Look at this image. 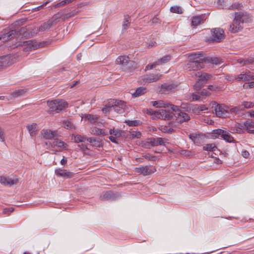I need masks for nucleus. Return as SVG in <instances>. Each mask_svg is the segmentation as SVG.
Wrapping results in <instances>:
<instances>
[{"mask_svg": "<svg viewBox=\"0 0 254 254\" xmlns=\"http://www.w3.org/2000/svg\"><path fill=\"white\" fill-rule=\"evenodd\" d=\"M249 16L243 12H235L232 23L230 25L229 30L233 33L240 31L243 28V23L249 21Z\"/></svg>", "mask_w": 254, "mask_h": 254, "instance_id": "nucleus-1", "label": "nucleus"}, {"mask_svg": "<svg viewBox=\"0 0 254 254\" xmlns=\"http://www.w3.org/2000/svg\"><path fill=\"white\" fill-rule=\"evenodd\" d=\"M116 63L120 64L122 69L125 71H130L136 67V64L126 56L119 57L116 60Z\"/></svg>", "mask_w": 254, "mask_h": 254, "instance_id": "nucleus-2", "label": "nucleus"}, {"mask_svg": "<svg viewBox=\"0 0 254 254\" xmlns=\"http://www.w3.org/2000/svg\"><path fill=\"white\" fill-rule=\"evenodd\" d=\"M213 112L219 118H226L229 113V107L224 104H217L216 102L211 104Z\"/></svg>", "mask_w": 254, "mask_h": 254, "instance_id": "nucleus-3", "label": "nucleus"}, {"mask_svg": "<svg viewBox=\"0 0 254 254\" xmlns=\"http://www.w3.org/2000/svg\"><path fill=\"white\" fill-rule=\"evenodd\" d=\"M62 15L60 13L55 14L47 22L42 24L39 28H35L33 29L34 33H37L40 31H45L50 28L53 25L57 23V20L61 18Z\"/></svg>", "mask_w": 254, "mask_h": 254, "instance_id": "nucleus-4", "label": "nucleus"}, {"mask_svg": "<svg viewBox=\"0 0 254 254\" xmlns=\"http://www.w3.org/2000/svg\"><path fill=\"white\" fill-rule=\"evenodd\" d=\"M47 105L51 111L59 113L67 106L66 102L63 100L56 99L47 102Z\"/></svg>", "mask_w": 254, "mask_h": 254, "instance_id": "nucleus-5", "label": "nucleus"}, {"mask_svg": "<svg viewBox=\"0 0 254 254\" xmlns=\"http://www.w3.org/2000/svg\"><path fill=\"white\" fill-rule=\"evenodd\" d=\"M211 32L212 36L208 40L209 42H220L225 37L224 31L221 28L213 29Z\"/></svg>", "mask_w": 254, "mask_h": 254, "instance_id": "nucleus-6", "label": "nucleus"}, {"mask_svg": "<svg viewBox=\"0 0 254 254\" xmlns=\"http://www.w3.org/2000/svg\"><path fill=\"white\" fill-rule=\"evenodd\" d=\"M156 171V168L152 166H140L134 168V171L136 173L145 176L151 175Z\"/></svg>", "mask_w": 254, "mask_h": 254, "instance_id": "nucleus-7", "label": "nucleus"}, {"mask_svg": "<svg viewBox=\"0 0 254 254\" xmlns=\"http://www.w3.org/2000/svg\"><path fill=\"white\" fill-rule=\"evenodd\" d=\"M204 64L202 62H189L185 66L187 69L190 71H197L203 68Z\"/></svg>", "mask_w": 254, "mask_h": 254, "instance_id": "nucleus-8", "label": "nucleus"}, {"mask_svg": "<svg viewBox=\"0 0 254 254\" xmlns=\"http://www.w3.org/2000/svg\"><path fill=\"white\" fill-rule=\"evenodd\" d=\"M155 117L163 120H170L172 117V113L167 109H159L154 113Z\"/></svg>", "mask_w": 254, "mask_h": 254, "instance_id": "nucleus-9", "label": "nucleus"}, {"mask_svg": "<svg viewBox=\"0 0 254 254\" xmlns=\"http://www.w3.org/2000/svg\"><path fill=\"white\" fill-rule=\"evenodd\" d=\"M238 81H248L254 78L253 72L249 70L242 71L240 74L237 75Z\"/></svg>", "mask_w": 254, "mask_h": 254, "instance_id": "nucleus-10", "label": "nucleus"}, {"mask_svg": "<svg viewBox=\"0 0 254 254\" xmlns=\"http://www.w3.org/2000/svg\"><path fill=\"white\" fill-rule=\"evenodd\" d=\"M41 135L45 139H52L58 135V131H53L49 129H43L41 131Z\"/></svg>", "mask_w": 254, "mask_h": 254, "instance_id": "nucleus-11", "label": "nucleus"}, {"mask_svg": "<svg viewBox=\"0 0 254 254\" xmlns=\"http://www.w3.org/2000/svg\"><path fill=\"white\" fill-rule=\"evenodd\" d=\"M192 77L197 78V81L204 83L205 81L210 78L211 75L205 72L197 71L195 72L194 74L192 75Z\"/></svg>", "mask_w": 254, "mask_h": 254, "instance_id": "nucleus-12", "label": "nucleus"}, {"mask_svg": "<svg viewBox=\"0 0 254 254\" xmlns=\"http://www.w3.org/2000/svg\"><path fill=\"white\" fill-rule=\"evenodd\" d=\"M26 44L28 45L30 50H34L40 47H43L45 45H46L47 42H43L40 43H37L35 40H29L25 42Z\"/></svg>", "mask_w": 254, "mask_h": 254, "instance_id": "nucleus-13", "label": "nucleus"}, {"mask_svg": "<svg viewBox=\"0 0 254 254\" xmlns=\"http://www.w3.org/2000/svg\"><path fill=\"white\" fill-rule=\"evenodd\" d=\"M189 62H202L205 61L202 53H192L189 54L188 56Z\"/></svg>", "mask_w": 254, "mask_h": 254, "instance_id": "nucleus-14", "label": "nucleus"}, {"mask_svg": "<svg viewBox=\"0 0 254 254\" xmlns=\"http://www.w3.org/2000/svg\"><path fill=\"white\" fill-rule=\"evenodd\" d=\"M55 174L61 177H64L66 178H71L74 176V173L66 170L62 169H56L55 171Z\"/></svg>", "mask_w": 254, "mask_h": 254, "instance_id": "nucleus-15", "label": "nucleus"}, {"mask_svg": "<svg viewBox=\"0 0 254 254\" xmlns=\"http://www.w3.org/2000/svg\"><path fill=\"white\" fill-rule=\"evenodd\" d=\"M18 181L17 179H11L3 176L0 177V183L5 186H12V185L17 184Z\"/></svg>", "mask_w": 254, "mask_h": 254, "instance_id": "nucleus-16", "label": "nucleus"}, {"mask_svg": "<svg viewBox=\"0 0 254 254\" xmlns=\"http://www.w3.org/2000/svg\"><path fill=\"white\" fill-rule=\"evenodd\" d=\"M126 105L125 103L121 100H117L113 110L118 114H122L125 112Z\"/></svg>", "mask_w": 254, "mask_h": 254, "instance_id": "nucleus-17", "label": "nucleus"}, {"mask_svg": "<svg viewBox=\"0 0 254 254\" xmlns=\"http://www.w3.org/2000/svg\"><path fill=\"white\" fill-rule=\"evenodd\" d=\"M18 32L16 31L15 30H12L7 33L3 34L0 37V39L2 42H5L13 38L16 35H17Z\"/></svg>", "mask_w": 254, "mask_h": 254, "instance_id": "nucleus-18", "label": "nucleus"}, {"mask_svg": "<svg viewBox=\"0 0 254 254\" xmlns=\"http://www.w3.org/2000/svg\"><path fill=\"white\" fill-rule=\"evenodd\" d=\"M170 108L171 111H172V112H180L181 111L180 110V109H185L186 110H188L189 109V104H185V103H183L182 104V105H181V106H176V105H174L173 104H169V108L168 109H169Z\"/></svg>", "mask_w": 254, "mask_h": 254, "instance_id": "nucleus-19", "label": "nucleus"}, {"mask_svg": "<svg viewBox=\"0 0 254 254\" xmlns=\"http://www.w3.org/2000/svg\"><path fill=\"white\" fill-rule=\"evenodd\" d=\"M90 130V133L95 135L106 136L108 134L107 131L97 127H92Z\"/></svg>", "mask_w": 254, "mask_h": 254, "instance_id": "nucleus-20", "label": "nucleus"}, {"mask_svg": "<svg viewBox=\"0 0 254 254\" xmlns=\"http://www.w3.org/2000/svg\"><path fill=\"white\" fill-rule=\"evenodd\" d=\"M11 64L9 56H4L0 57V69L8 66Z\"/></svg>", "mask_w": 254, "mask_h": 254, "instance_id": "nucleus-21", "label": "nucleus"}, {"mask_svg": "<svg viewBox=\"0 0 254 254\" xmlns=\"http://www.w3.org/2000/svg\"><path fill=\"white\" fill-rule=\"evenodd\" d=\"M177 86L173 84H164L161 86V91L163 93H167L174 90Z\"/></svg>", "mask_w": 254, "mask_h": 254, "instance_id": "nucleus-22", "label": "nucleus"}, {"mask_svg": "<svg viewBox=\"0 0 254 254\" xmlns=\"http://www.w3.org/2000/svg\"><path fill=\"white\" fill-rule=\"evenodd\" d=\"M177 119L180 122H187L190 119V117L189 115L185 112L181 111L180 112L177 113Z\"/></svg>", "mask_w": 254, "mask_h": 254, "instance_id": "nucleus-23", "label": "nucleus"}, {"mask_svg": "<svg viewBox=\"0 0 254 254\" xmlns=\"http://www.w3.org/2000/svg\"><path fill=\"white\" fill-rule=\"evenodd\" d=\"M85 119L90 124H95L98 123L99 116L96 115L86 114L85 115Z\"/></svg>", "mask_w": 254, "mask_h": 254, "instance_id": "nucleus-24", "label": "nucleus"}, {"mask_svg": "<svg viewBox=\"0 0 254 254\" xmlns=\"http://www.w3.org/2000/svg\"><path fill=\"white\" fill-rule=\"evenodd\" d=\"M37 127V125L35 123L27 126V128L31 136H34L36 135L38 131Z\"/></svg>", "mask_w": 254, "mask_h": 254, "instance_id": "nucleus-25", "label": "nucleus"}, {"mask_svg": "<svg viewBox=\"0 0 254 254\" xmlns=\"http://www.w3.org/2000/svg\"><path fill=\"white\" fill-rule=\"evenodd\" d=\"M160 76L161 75L159 74H151L146 77L145 79V81L148 83L156 82L160 79Z\"/></svg>", "mask_w": 254, "mask_h": 254, "instance_id": "nucleus-26", "label": "nucleus"}, {"mask_svg": "<svg viewBox=\"0 0 254 254\" xmlns=\"http://www.w3.org/2000/svg\"><path fill=\"white\" fill-rule=\"evenodd\" d=\"M153 106L157 108H164L167 109L169 108V103H165L162 100L155 101L152 102Z\"/></svg>", "mask_w": 254, "mask_h": 254, "instance_id": "nucleus-27", "label": "nucleus"}, {"mask_svg": "<svg viewBox=\"0 0 254 254\" xmlns=\"http://www.w3.org/2000/svg\"><path fill=\"white\" fill-rule=\"evenodd\" d=\"M87 141L90 143L92 144V145L100 147L102 146V140L100 139H97L95 137H89L88 138Z\"/></svg>", "mask_w": 254, "mask_h": 254, "instance_id": "nucleus-28", "label": "nucleus"}, {"mask_svg": "<svg viewBox=\"0 0 254 254\" xmlns=\"http://www.w3.org/2000/svg\"><path fill=\"white\" fill-rule=\"evenodd\" d=\"M53 144H54V147H58L59 148H65L67 146V145L66 143H65L62 140L59 139L58 138H55L53 141Z\"/></svg>", "mask_w": 254, "mask_h": 254, "instance_id": "nucleus-29", "label": "nucleus"}, {"mask_svg": "<svg viewBox=\"0 0 254 254\" xmlns=\"http://www.w3.org/2000/svg\"><path fill=\"white\" fill-rule=\"evenodd\" d=\"M147 89L145 87H139L132 93V95L134 97H138L145 93Z\"/></svg>", "mask_w": 254, "mask_h": 254, "instance_id": "nucleus-30", "label": "nucleus"}, {"mask_svg": "<svg viewBox=\"0 0 254 254\" xmlns=\"http://www.w3.org/2000/svg\"><path fill=\"white\" fill-rule=\"evenodd\" d=\"M26 92L25 89H18L12 92L10 94V99L17 98L23 95Z\"/></svg>", "mask_w": 254, "mask_h": 254, "instance_id": "nucleus-31", "label": "nucleus"}, {"mask_svg": "<svg viewBox=\"0 0 254 254\" xmlns=\"http://www.w3.org/2000/svg\"><path fill=\"white\" fill-rule=\"evenodd\" d=\"M113 196L114 194L112 191H107L101 194L100 199L103 200H109L111 199Z\"/></svg>", "mask_w": 254, "mask_h": 254, "instance_id": "nucleus-32", "label": "nucleus"}, {"mask_svg": "<svg viewBox=\"0 0 254 254\" xmlns=\"http://www.w3.org/2000/svg\"><path fill=\"white\" fill-rule=\"evenodd\" d=\"M203 23V20L201 18L200 16H195L192 17L191 20V24L192 26H197L201 23Z\"/></svg>", "mask_w": 254, "mask_h": 254, "instance_id": "nucleus-33", "label": "nucleus"}, {"mask_svg": "<svg viewBox=\"0 0 254 254\" xmlns=\"http://www.w3.org/2000/svg\"><path fill=\"white\" fill-rule=\"evenodd\" d=\"M72 137H74V142L76 143L83 142L87 141L88 137L85 136L81 135H72Z\"/></svg>", "mask_w": 254, "mask_h": 254, "instance_id": "nucleus-34", "label": "nucleus"}, {"mask_svg": "<svg viewBox=\"0 0 254 254\" xmlns=\"http://www.w3.org/2000/svg\"><path fill=\"white\" fill-rule=\"evenodd\" d=\"M224 133V130L218 128L213 130L212 134V136L215 138H218L219 136H220V137L222 138V136H223V133Z\"/></svg>", "mask_w": 254, "mask_h": 254, "instance_id": "nucleus-35", "label": "nucleus"}, {"mask_svg": "<svg viewBox=\"0 0 254 254\" xmlns=\"http://www.w3.org/2000/svg\"><path fill=\"white\" fill-rule=\"evenodd\" d=\"M171 59V57L170 55H167L163 57L162 58L159 59L157 62L158 65H161L165 64L168 62Z\"/></svg>", "mask_w": 254, "mask_h": 254, "instance_id": "nucleus-36", "label": "nucleus"}, {"mask_svg": "<svg viewBox=\"0 0 254 254\" xmlns=\"http://www.w3.org/2000/svg\"><path fill=\"white\" fill-rule=\"evenodd\" d=\"M224 140L228 142H233L234 141L233 137L229 134V132H227L225 130V133H223L222 138Z\"/></svg>", "mask_w": 254, "mask_h": 254, "instance_id": "nucleus-37", "label": "nucleus"}, {"mask_svg": "<svg viewBox=\"0 0 254 254\" xmlns=\"http://www.w3.org/2000/svg\"><path fill=\"white\" fill-rule=\"evenodd\" d=\"M203 149L206 151H215L217 149V147L213 143L207 144L203 147Z\"/></svg>", "mask_w": 254, "mask_h": 254, "instance_id": "nucleus-38", "label": "nucleus"}, {"mask_svg": "<svg viewBox=\"0 0 254 254\" xmlns=\"http://www.w3.org/2000/svg\"><path fill=\"white\" fill-rule=\"evenodd\" d=\"M244 128L248 130L254 127V121L252 120H248L244 123Z\"/></svg>", "mask_w": 254, "mask_h": 254, "instance_id": "nucleus-39", "label": "nucleus"}, {"mask_svg": "<svg viewBox=\"0 0 254 254\" xmlns=\"http://www.w3.org/2000/svg\"><path fill=\"white\" fill-rule=\"evenodd\" d=\"M244 129L245 128L244 125L237 123L235 126L234 131L239 133H242L243 132Z\"/></svg>", "mask_w": 254, "mask_h": 254, "instance_id": "nucleus-40", "label": "nucleus"}, {"mask_svg": "<svg viewBox=\"0 0 254 254\" xmlns=\"http://www.w3.org/2000/svg\"><path fill=\"white\" fill-rule=\"evenodd\" d=\"M122 131L119 129H115L114 128L110 129L109 133L114 136L120 137L122 136Z\"/></svg>", "mask_w": 254, "mask_h": 254, "instance_id": "nucleus-41", "label": "nucleus"}, {"mask_svg": "<svg viewBox=\"0 0 254 254\" xmlns=\"http://www.w3.org/2000/svg\"><path fill=\"white\" fill-rule=\"evenodd\" d=\"M64 126L66 129H75V127L70 120L65 121L63 123Z\"/></svg>", "mask_w": 254, "mask_h": 254, "instance_id": "nucleus-42", "label": "nucleus"}, {"mask_svg": "<svg viewBox=\"0 0 254 254\" xmlns=\"http://www.w3.org/2000/svg\"><path fill=\"white\" fill-rule=\"evenodd\" d=\"M129 137L132 138H139L141 136V133L140 131L136 130H132L129 132Z\"/></svg>", "mask_w": 254, "mask_h": 254, "instance_id": "nucleus-43", "label": "nucleus"}, {"mask_svg": "<svg viewBox=\"0 0 254 254\" xmlns=\"http://www.w3.org/2000/svg\"><path fill=\"white\" fill-rule=\"evenodd\" d=\"M117 100L110 99L108 102L105 105L107 108L110 109L111 111L113 110Z\"/></svg>", "mask_w": 254, "mask_h": 254, "instance_id": "nucleus-44", "label": "nucleus"}, {"mask_svg": "<svg viewBox=\"0 0 254 254\" xmlns=\"http://www.w3.org/2000/svg\"><path fill=\"white\" fill-rule=\"evenodd\" d=\"M170 11L173 13H176L181 14L183 13L182 9L180 6H172L170 8Z\"/></svg>", "mask_w": 254, "mask_h": 254, "instance_id": "nucleus-45", "label": "nucleus"}, {"mask_svg": "<svg viewBox=\"0 0 254 254\" xmlns=\"http://www.w3.org/2000/svg\"><path fill=\"white\" fill-rule=\"evenodd\" d=\"M189 109L191 110L192 113L196 115L200 114L201 113L198 105L193 106L191 108H190L189 105Z\"/></svg>", "mask_w": 254, "mask_h": 254, "instance_id": "nucleus-46", "label": "nucleus"}, {"mask_svg": "<svg viewBox=\"0 0 254 254\" xmlns=\"http://www.w3.org/2000/svg\"><path fill=\"white\" fill-rule=\"evenodd\" d=\"M238 63H239L240 64H242V65H245L247 64H252L254 62L253 59H246V60H243V59H238L237 60Z\"/></svg>", "mask_w": 254, "mask_h": 254, "instance_id": "nucleus-47", "label": "nucleus"}, {"mask_svg": "<svg viewBox=\"0 0 254 254\" xmlns=\"http://www.w3.org/2000/svg\"><path fill=\"white\" fill-rule=\"evenodd\" d=\"M242 105L244 106L245 108L249 109L254 107V103L252 102L244 101L242 103Z\"/></svg>", "mask_w": 254, "mask_h": 254, "instance_id": "nucleus-48", "label": "nucleus"}, {"mask_svg": "<svg viewBox=\"0 0 254 254\" xmlns=\"http://www.w3.org/2000/svg\"><path fill=\"white\" fill-rule=\"evenodd\" d=\"M161 130L162 132L165 133L172 132L174 129L168 126H162L161 127Z\"/></svg>", "mask_w": 254, "mask_h": 254, "instance_id": "nucleus-49", "label": "nucleus"}, {"mask_svg": "<svg viewBox=\"0 0 254 254\" xmlns=\"http://www.w3.org/2000/svg\"><path fill=\"white\" fill-rule=\"evenodd\" d=\"M242 7V5L241 3L235 2L232 4L229 7L230 9H240Z\"/></svg>", "mask_w": 254, "mask_h": 254, "instance_id": "nucleus-50", "label": "nucleus"}, {"mask_svg": "<svg viewBox=\"0 0 254 254\" xmlns=\"http://www.w3.org/2000/svg\"><path fill=\"white\" fill-rule=\"evenodd\" d=\"M204 83H202L199 81H197L195 84L193 85V88L195 90H199L203 86Z\"/></svg>", "mask_w": 254, "mask_h": 254, "instance_id": "nucleus-51", "label": "nucleus"}, {"mask_svg": "<svg viewBox=\"0 0 254 254\" xmlns=\"http://www.w3.org/2000/svg\"><path fill=\"white\" fill-rule=\"evenodd\" d=\"M125 123H126L127 125H128L129 126H131V127L137 126L139 124V122L136 120H134V121L127 120V121H126Z\"/></svg>", "mask_w": 254, "mask_h": 254, "instance_id": "nucleus-52", "label": "nucleus"}, {"mask_svg": "<svg viewBox=\"0 0 254 254\" xmlns=\"http://www.w3.org/2000/svg\"><path fill=\"white\" fill-rule=\"evenodd\" d=\"M226 79L229 81L234 82L235 81H238V79L237 78V75H226Z\"/></svg>", "mask_w": 254, "mask_h": 254, "instance_id": "nucleus-53", "label": "nucleus"}, {"mask_svg": "<svg viewBox=\"0 0 254 254\" xmlns=\"http://www.w3.org/2000/svg\"><path fill=\"white\" fill-rule=\"evenodd\" d=\"M189 137L194 143H197L199 139L195 134H190L189 135Z\"/></svg>", "mask_w": 254, "mask_h": 254, "instance_id": "nucleus-54", "label": "nucleus"}, {"mask_svg": "<svg viewBox=\"0 0 254 254\" xmlns=\"http://www.w3.org/2000/svg\"><path fill=\"white\" fill-rule=\"evenodd\" d=\"M243 87L247 89L254 88V81L245 83L243 85Z\"/></svg>", "mask_w": 254, "mask_h": 254, "instance_id": "nucleus-55", "label": "nucleus"}, {"mask_svg": "<svg viewBox=\"0 0 254 254\" xmlns=\"http://www.w3.org/2000/svg\"><path fill=\"white\" fill-rule=\"evenodd\" d=\"M157 146L162 145L165 144L164 139L161 137L156 138Z\"/></svg>", "mask_w": 254, "mask_h": 254, "instance_id": "nucleus-56", "label": "nucleus"}, {"mask_svg": "<svg viewBox=\"0 0 254 254\" xmlns=\"http://www.w3.org/2000/svg\"><path fill=\"white\" fill-rule=\"evenodd\" d=\"M241 109L239 107H235L232 108H229V112H233L236 114H238L240 112Z\"/></svg>", "mask_w": 254, "mask_h": 254, "instance_id": "nucleus-57", "label": "nucleus"}, {"mask_svg": "<svg viewBox=\"0 0 254 254\" xmlns=\"http://www.w3.org/2000/svg\"><path fill=\"white\" fill-rule=\"evenodd\" d=\"M156 138H151L148 139L147 143H150L153 146H157Z\"/></svg>", "mask_w": 254, "mask_h": 254, "instance_id": "nucleus-58", "label": "nucleus"}, {"mask_svg": "<svg viewBox=\"0 0 254 254\" xmlns=\"http://www.w3.org/2000/svg\"><path fill=\"white\" fill-rule=\"evenodd\" d=\"M143 157L146 159L151 161H155L156 159V157L155 156H152L150 154H146L143 156Z\"/></svg>", "mask_w": 254, "mask_h": 254, "instance_id": "nucleus-59", "label": "nucleus"}, {"mask_svg": "<svg viewBox=\"0 0 254 254\" xmlns=\"http://www.w3.org/2000/svg\"><path fill=\"white\" fill-rule=\"evenodd\" d=\"M66 4H68V2L66 1V0H63L58 2L57 4H56L55 5V7L57 8L59 7H61V6H64Z\"/></svg>", "mask_w": 254, "mask_h": 254, "instance_id": "nucleus-60", "label": "nucleus"}, {"mask_svg": "<svg viewBox=\"0 0 254 254\" xmlns=\"http://www.w3.org/2000/svg\"><path fill=\"white\" fill-rule=\"evenodd\" d=\"M129 25V22L126 18H125L124 19V22L123 25V29L126 30L128 27Z\"/></svg>", "mask_w": 254, "mask_h": 254, "instance_id": "nucleus-61", "label": "nucleus"}, {"mask_svg": "<svg viewBox=\"0 0 254 254\" xmlns=\"http://www.w3.org/2000/svg\"><path fill=\"white\" fill-rule=\"evenodd\" d=\"M5 137L3 130L0 127V141L4 142Z\"/></svg>", "mask_w": 254, "mask_h": 254, "instance_id": "nucleus-62", "label": "nucleus"}, {"mask_svg": "<svg viewBox=\"0 0 254 254\" xmlns=\"http://www.w3.org/2000/svg\"><path fill=\"white\" fill-rule=\"evenodd\" d=\"M119 137H116V136H114L113 135H111L109 137V139L112 142H114V143H115L116 144H118V138Z\"/></svg>", "mask_w": 254, "mask_h": 254, "instance_id": "nucleus-63", "label": "nucleus"}, {"mask_svg": "<svg viewBox=\"0 0 254 254\" xmlns=\"http://www.w3.org/2000/svg\"><path fill=\"white\" fill-rule=\"evenodd\" d=\"M241 155L243 157L247 158L249 156L250 153L247 150H243L242 151Z\"/></svg>", "mask_w": 254, "mask_h": 254, "instance_id": "nucleus-64", "label": "nucleus"}]
</instances>
